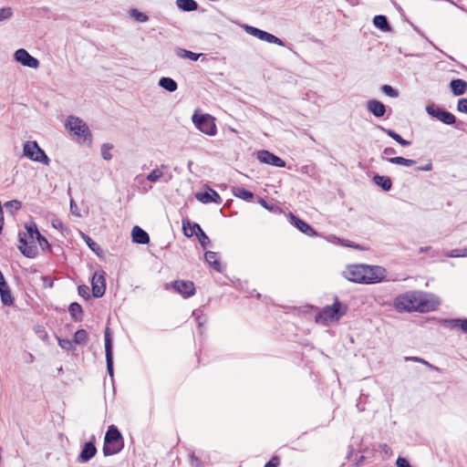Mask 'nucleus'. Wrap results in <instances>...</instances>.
<instances>
[{
  "mask_svg": "<svg viewBox=\"0 0 467 467\" xmlns=\"http://www.w3.org/2000/svg\"><path fill=\"white\" fill-rule=\"evenodd\" d=\"M259 203L265 209L269 210V211H273L274 209H275L276 207L274 205V204H269L264 199H260L259 200Z\"/></svg>",
  "mask_w": 467,
  "mask_h": 467,
  "instance_id": "54",
  "label": "nucleus"
},
{
  "mask_svg": "<svg viewBox=\"0 0 467 467\" xmlns=\"http://www.w3.org/2000/svg\"><path fill=\"white\" fill-rule=\"evenodd\" d=\"M373 182L384 191H389L392 187V182L389 177L383 175H375Z\"/></svg>",
  "mask_w": 467,
  "mask_h": 467,
  "instance_id": "28",
  "label": "nucleus"
},
{
  "mask_svg": "<svg viewBox=\"0 0 467 467\" xmlns=\"http://www.w3.org/2000/svg\"><path fill=\"white\" fill-rule=\"evenodd\" d=\"M204 259L207 264L212 265L217 272H222L221 264L217 259V254L215 252L207 251L204 254Z\"/></svg>",
  "mask_w": 467,
  "mask_h": 467,
  "instance_id": "26",
  "label": "nucleus"
},
{
  "mask_svg": "<svg viewBox=\"0 0 467 467\" xmlns=\"http://www.w3.org/2000/svg\"><path fill=\"white\" fill-rule=\"evenodd\" d=\"M406 360H414V361H417V362H420L430 368H433L432 365H431L428 361L420 358H418V357H411V358H406Z\"/></svg>",
  "mask_w": 467,
  "mask_h": 467,
  "instance_id": "55",
  "label": "nucleus"
},
{
  "mask_svg": "<svg viewBox=\"0 0 467 467\" xmlns=\"http://www.w3.org/2000/svg\"><path fill=\"white\" fill-rule=\"evenodd\" d=\"M425 109L430 116L437 119L444 124L452 125L456 122V118L452 113L436 107L433 104L428 105Z\"/></svg>",
  "mask_w": 467,
  "mask_h": 467,
  "instance_id": "11",
  "label": "nucleus"
},
{
  "mask_svg": "<svg viewBox=\"0 0 467 467\" xmlns=\"http://www.w3.org/2000/svg\"><path fill=\"white\" fill-rule=\"evenodd\" d=\"M441 324L450 329H459L467 334V318L442 319Z\"/></svg>",
  "mask_w": 467,
  "mask_h": 467,
  "instance_id": "20",
  "label": "nucleus"
},
{
  "mask_svg": "<svg viewBox=\"0 0 467 467\" xmlns=\"http://www.w3.org/2000/svg\"><path fill=\"white\" fill-rule=\"evenodd\" d=\"M68 312L74 320H81L83 310L78 303H71L68 306Z\"/></svg>",
  "mask_w": 467,
  "mask_h": 467,
  "instance_id": "31",
  "label": "nucleus"
},
{
  "mask_svg": "<svg viewBox=\"0 0 467 467\" xmlns=\"http://www.w3.org/2000/svg\"><path fill=\"white\" fill-rule=\"evenodd\" d=\"M347 312V306H343L337 299L332 306H327L322 308L316 316V322L323 325H328L337 322Z\"/></svg>",
  "mask_w": 467,
  "mask_h": 467,
  "instance_id": "5",
  "label": "nucleus"
},
{
  "mask_svg": "<svg viewBox=\"0 0 467 467\" xmlns=\"http://www.w3.org/2000/svg\"><path fill=\"white\" fill-rule=\"evenodd\" d=\"M381 90L384 94L390 98H397L399 96L398 91L389 85H383L381 87Z\"/></svg>",
  "mask_w": 467,
  "mask_h": 467,
  "instance_id": "45",
  "label": "nucleus"
},
{
  "mask_svg": "<svg viewBox=\"0 0 467 467\" xmlns=\"http://www.w3.org/2000/svg\"><path fill=\"white\" fill-rule=\"evenodd\" d=\"M82 235H83V238L86 241L87 244L88 245V247L92 251L98 253V251L99 250V244L96 242H94L88 235H86L84 234Z\"/></svg>",
  "mask_w": 467,
  "mask_h": 467,
  "instance_id": "47",
  "label": "nucleus"
},
{
  "mask_svg": "<svg viewBox=\"0 0 467 467\" xmlns=\"http://www.w3.org/2000/svg\"><path fill=\"white\" fill-rule=\"evenodd\" d=\"M192 119L201 132L209 136H214L217 133L215 119L210 114L198 115L194 113Z\"/></svg>",
  "mask_w": 467,
  "mask_h": 467,
  "instance_id": "7",
  "label": "nucleus"
},
{
  "mask_svg": "<svg viewBox=\"0 0 467 467\" xmlns=\"http://www.w3.org/2000/svg\"><path fill=\"white\" fill-rule=\"evenodd\" d=\"M257 159L260 162L269 164L278 168H284L285 166V161L274 153L263 150L257 152Z\"/></svg>",
  "mask_w": 467,
  "mask_h": 467,
  "instance_id": "15",
  "label": "nucleus"
},
{
  "mask_svg": "<svg viewBox=\"0 0 467 467\" xmlns=\"http://www.w3.org/2000/svg\"><path fill=\"white\" fill-rule=\"evenodd\" d=\"M52 225L54 228L63 231L65 229L64 223L59 219H55L52 221Z\"/></svg>",
  "mask_w": 467,
  "mask_h": 467,
  "instance_id": "53",
  "label": "nucleus"
},
{
  "mask_svg": "<svg viewBox=\"0 0 467 467\" xmlns=\"http://www.w3.org/2000/svg\"><path fill=\"white\" fill-rule=\"evenodd\" d=\"M130 16L138 22H146L148 20V16L138 11L137 9H131L130 10Z\"/></svg>",
  "mask_w": 467,
  "mask_h": 467,
  "instance_id": "42",
  "label": "nucleus"
},
{
  "mask_svg": "<svg viewBox=\"0 0 467 467\" xmlns=\"http://www.w3.org/2000/svg\"><path fill=\"white\" fill-rule=\"evenodd\" d=\"M196 225H199L196 223H192L190 221H182V231L183 234L187 237H192V235H197V229L194 227Z\"/></svg>",
  "mask_w": 467,
  "mask_h": 467,
  "instance_id": "34",
  "label": "nucleus"
},
{
  "mask_svg": "<svg viewBox=\"0 0 467 467\" xmlns=\"http://www.w3.org/2000/svg\"><path fill=\"white\" fill-rule=\"evenodd\" d=\"M440 305L437 296L417 291L407 292L396 297L394 306L399 311L428 313L434 311Z\"/></svg>",
  "mask_w": 467,
  "mask_h": 467,
  "instance_id": "1",
  "label": "nucleus"
},
{
  "mask_svg": "<svg viewBox=\"0 0 467 467\" xmlns=\"http://www.w3.org/2000/svg\"><path fill=\"white\" fill-rule=\"evenodd\" d=\"M388 161L392 164L402 165L406 167L413 166L416 163L414 160L406 159L403 157H391L388 159Z\"/></svg>",
  "mask_w": 467,
  "mask_h": 467,
  "instance_id": "35",
  "label": "nucleus"
},
{
  "mask_svg": "<svg viewBox=\"0 0 467 467\" xmlns=\"http://www.w3.org/2000/svg\"><path fill=\"white\" fill-rule=\"evenodd\" d=\"M77 210H78V206H77L76 202L73 200H71L70 201V211H71V213H74V214L79 215L77 213Z\"/></svg>",
  "mask_w": 467,
  "mask_h": 467,
  "instance_id": "60",
  "label": "nucleus"
},
{
  "mask_svg": "<svg viewBox=\"0 0 467 467\" xmlns=\"http://www.w3.org/2000/svg\"><path fill=\"white\" fill-rule=\"evenodd\" d=\"M396 153L395 149L391 147L385 148L382 151L383 155L389 156V155H394Z\"/></svg>",
  "mask_w": 467,
  "mask_h": 467,
  "instance_id": "58",
  "label": "nucleus"
},
{
  "mask_svg": "<svg viewBox=\"0 0 467 467\" xmlns=\"http://www.w3.org/2000/svg\"><path fill=\"white\" fill-rule=\"evenodd\" d=\"M379 128L385 132L388 136L392 138L395 141L400 144L403 147H408L411 144L410 140H404L400 134H398L395 130L391 129H386L382 126H379Z\"/></svg>",
  "mask_w": 467,
  "mask_h": 467,
  "instance_id": "24",
  "label": "nucleus"
},
{
  "mask_svg": "<svg viewBox=\"0 0 467 467\" xmlns=\"http://www.w3.org/2000/svg\"><path fill=\"white\" fill-rule=\"evenodd\" d=\"M367 108H368V110L377 118H380V117L384 116V114L386 112L385 105L377 99L368 100V104H367Z\"/></svg>",
  "mask_w": 467,
  "mask_h": 467,
  "instance_id": "21",
  "label": "nucleus"
},
{
  "mask_svg": "<svg viewBox=\"0 0 467 467\" xmlns=\"http://www.w3.org/2000/svg\"><path fill=\"white\" fill-rule=\"evenodd\" d=\"M328 241L333 242V243H337V244H340L343 246L353 247V248H356V249H361L359 244H355L351 241L340 239V238H338V237H337L335 235H330L328 237Z\"/></svg>",
  "mask_w": 467,
  "mask_h": 467,
  "instance_id": "37",
  "label": "nucleus"
},
{
  "mask_svg": "<svg viewBox=\"0 0 467 467\" xmlns=\"http://www.w3.org/2000/svg\"><path fill=\"white\" fill-rule=\"evenodd\" d=\"M233 193L235 197L243 199L244 201H251L254 198V193L244 187H234L233 189Z\"/></svg>",
  "mask_w": 467,
  "mask_h": 467,
  "instance_id": "30",
  "label": "nucleus"
},
{
  "mask_svg": "<svg viewBox=\"0 0 467 467\" xmlns=\"http://www.w3.org/2000/svg\"><path fill=\"white\" fill-rule=\"evenodd\" d=\"M290 223L294 226H296L300 232L308 236L317 235V232L313 229L311 225H309L306 222L299 219L298 217L293 214H290Z\"/></svg>",
  "mask_w": 467,
  "mask_h": 467,
  "instance_id": "19",
  "label": "nucleus"
},
{
  "mask_svg": "<svg viewBox=\"0 0 467 467\" xmlns=\"http://www.w3.org/2000/svg\"><path fill=\"white\" fill-rule=\"evenodd\" d=\"M78 295L85 299H88L90 297L89 287L86 285H78Z\"/></svg>",
  "mask_w": 467,
  "mask_h": 467,
  "instance_id": "49",
  "label": "nucleus"
},
{
  "mask_svg": "<svg viewBox=\"0 0 467 467\" xmlns=\"http://www.w3.org/2000/svg\"><path fill=\"white\" fill-rule=\"evenodd\" d=\"M92 294L94 297H101L106 291V273L103 270L96 271L91 279Z\"/></svg>",
  "mask_w": 467,
  "mask_h": 467,
  "instance_id": "12",
  "label": "nucleus"
},
{
  "mask_svg": "<svg viewBox=\"0 0 467 467\" xmlns=\"http://www.w3.org/2000/svg\"><path fill=\"white\" fill-rule=\"evenodd\" d=\"M397 467H412L407 459L399 457L396 462Z\"/></svg>",
  "mask_w": 467,
  "mask_h": 467,
  "instance_id": "52",
  "label": "nucleus"
},
{
  "mask_svg": "<svg viewBox=\"0 0 467 467\" xmlns=\"http://www.w3.org/2000/svg\"><path fill=\"white\" fill-rule=\"evenodd\" d=\"M113 148L112 144L104 143L101 146V156L104 160L109 161L112 159L111 150Z\"/></svg>",
  "mask_w": 467,
  "mask_h": 467,
  "instance_id": "40",
  "label": "nucleus"
},
{
  "mask_svg": "<svg viewBox=\"0 0 467 467\" xmlns=\"http://www.w3.org/2000/svg\"><path fill=\"white\" fill-rule=\"evenodd\" d=\"M104 341H105V355L107 370L110 377H113V347L112 337L109 327H106L104 331Z\"/></svg>",
  "mask_w": 467,
  "mask_h": 467,
  "instance_id": "13",
  "label": "nucleus"
},
{
  "mask_svg": "<svg viewBox=\"0 0 467 467\" xmlns=\"http://www.w3.org/2000/svg\"><path fill=\"white\" fill-rule=\"evenodd\" d=\"M58 345L61 348L66 350H71L73 348L74 341H71L67 338H60L57 337Z\"/></svg>",
  "mask_w": 467,
  "mask_h": 467,
  "instance_id": "44",
  "label": "nucleus"
},
{
  "mask_svg": "<svg viewBox=\"0 0 467 467\" xmlns=\"http://www.w3.org/2000/svg\"><path fill=\"white\" fill-rule=\"evenodd\" d=\"M159 86L170 92H174L178 88L176 81L168 77L161 78L159 80Z\"/></svg>",
  "mask_w": 467,
  "mask_h": 467,
  "instance_id": "29",
  "label": "nucleus"
},
{
  "mask_svg": "<svg viewBox=\"0 0 467 467\" xmlns=\"http://www.w3.org/2000/svg\"><path fill=\"white\" fill-rule=\"evenodd\" d=\"M201 312L199 310H194L192 315L197 317V320H198V325L199 327H202L205 321L204 318H202V317L199 315Z\"/></svg>",
  "mask_w": 467,
  "mask_h": 467,
  "instance_id": "57",
  "label": "nucleus"
},
{
  "mask_svg": "<svg viewBox=\"0 0 467 467\" xmlns=\"http://www.w3.org/2000/svg\"><path fill=\"white\" fill-rule=\"evenodd\" d=\"M195 198L202 203L214 202L220 204L223 202L218 192L212 188H208L205 192H196Z\"/></svg>",
  "mask_w": 467,
  "mask_h": 467,
  "instance_id": "17",
  "label": "nucleus"
},
{
  "mask_svg": "<svg viewBox=\"0 0 467 467\" xmlns=\"http://www.w3.org/2000/svg\"><path fill=\"white\" fill-rule=\"evenodd\" d=\"M88 339V334L85 329H78L74 335L75 344H85Z\"/></svg>",
  "mask_w": 467,
  "mask_h": 467,
  "instance_id": "38",
  "label": "nucleus"
},
{
  "mask_svg": "<svg viewBox=\"0 0 467 467\" xmlns=\"http://www.w3.org/2000/svg\"><path fill=\"white\" fill-rule=\"evenodd\" d=\"M450 88L454 96H461L467 91V82L461 78L452 79Z\"/></svg>",
  "mask_w": 467,
  "mask_h": 467,
  "instance_id": "23",
  "label": "nucleus"
},
{
  "mask_svg": "<svg viewBox=\"0 0 467 467\" xmlns=\"http://www.w3.org/2000/svg\"><path fill=\"white\" fill-rule=\"evenodd\" d=\"M373 24L374 26L382 30L383 32H389L391 30V27L387 20V17L382 15L376 16L373 18Z\"/></svg>",
  "mask_w": 467,
  "mask_h": 467,
  "instance_id": "27",
  "label": "nucleus"
},
{
  "mask_svg": "<svg viewBox=\"0 0 467 467\" xmlns=\"http://www.w3.org/2000/svg\"><path fill=\"white\" fill-rule=\"evenodd\" d=\"M176 55L181 58H187L192 61H197L202 54L193 53L183 48H177Z\"/></svg>",
  "mask_w": 467,
  "mask_h": 467,
  "instance_id": "33",
  "label": "nucleus"
},
{
  "mask_svg": "<svg viewBox=\"0 0 467 467\" xmlns=\"http://www.w3.org/2000/svg\"><path fill=\"white\" fill-rule=\"evenodd\" d=\"M343 275L353 283L376 284L385 278L386 270L378 265H354L348 266Z\"/></svg>",
  "mask_w": 467,
  "mask_h": 467,
  "instance_id": "3",
  "label": "nucleus"
},
{
  "mask_svg": "<svg viewBox=\"0 0 467 467\" xmlns=\"http://www.w3.org/2000/svg\"><path fill=\"white\" fill-rule=\"evenodd\" d=\"M263 41H265L267 43L275 44L278 46H284V42L282 39L278 38L277 36H274L273 34H270L268 32L265 33V38Z\"/></svg>",
  "mask_w": 467,
  "mask_h": 467,
  "instance_id": "41",
  "label": "nucleus"
},
{
  "mask_svg": "<svg viewBox=\"0 0 467 467\" xmlns=\"http://www.w3.org/2000/svg\"><path fill=\"white\" fill-rule=\"evenodd\" d=\"M23 154L30 161L39 162L47 166L50 163L48 156L35 140H27L23 144Z\"/></svg>",
  "mask_w": 467,
  "mask_h": 467,
  "instance_id": "6",
  "label": "nucleus"
},
{
  "mask_svg": "<svg viewBox=\"0 0 467 467\" xmlns=\"http://www.w3.org/2000/svg\"><path fill=\"white\" fill-rule=\"evenodd\" d=\"M416 170L419 171H431L432 170V163L431 161H429L424 166L417 167Z\"/></svg>",
  "mask_w": 467,
  "mask_h": 467,
  "instance_id": "56",
  "label": "nucleus"
},
{
  "mask_svg": "<svg viewBox=\"0 0 467 467\" xmlns=\"http://www.w3.org/2000/svg\"><path fill=\"white\" fill-rule=\"evenodd\" d=\"M0 298L4 306H10L14 304V297L11 294L8 284L6 283L5 276L0 270Z\"/></svg>",
  "mask_w": 467,
  "mask_h": 467,
  "instance_id": "16",
  "label": "nucleus"
},
{
  "mask_svg": "<svg viewBox=\"0 0 467 467\" xmlns=\"http://www.w3.org/2000/svg\"><path fill=\"white\" fill-rule=\"evenodd\" d=\"M244 30L247 34H249L262 41L264 40L265 35L266 33V31H264L262 29H259V28L252 26H244Z\"/></svg>",
  "mask_w": 467,
  "mask_h": 467,
  "instance_id": "36",
  "label": "nucleus"
},
{
  "mask_svg": "<svg viewBox=\"0 0 467 467\" xmlns=\"http://www.w3.org/2000/svg\"><path fill=\"white\" fill-rule=\"evenodd\" d=\"M177 6L183 11H194L198 5L194 0H177Z\"/></svg>",
  "mask_w": 467,
  "mask_h": 467,
  "instance_id": "32",
  "label": "nucleus"
},
{
  "mask_svg": "<svg viewBox=\"0 0 467 467\" xmlns=\"http://www.w3.org/2000/svg\"><path fill=\"white\" fill-rule=\"evenodd\" d=\"M4 205L6 209H14L15 211H18L22 207L21 202L17 200L8 201Z\"/></svg>",
  "mask_w": 467,
  "mask_h": 467,
  "instance_id": "46",
  "label": "nucleus"
},
{
  "mask_svg": "<svg viewBox=\"0 0 467 467\" xmlns=\"http://www.w3.org/2000/svg\"><path fill=\"white\" fill-rule=\"evenodd\" d=\"M124 447L122 436L115 425H110L105 434L103 444L104 456H110L119 452Z\"/></svg>",
  "mask_w": 467,
  "mask_h": 467,
  "instance_id": "4",
  "label": "nucleus"
},
{
  "mask_svg": "<svg viewBox=\"0 0 467 467\" xmlns=\"http://www.w3.org/2000/svg\"><path fill=\"white\" fill-rule=\"evenodd\" d=\"M189 462L192 467H203L208 461L207 455L197 456L194 451H191L188 455Z\"/></svg>",
  "mask_w": 467,
  "mask_h": 467,
  "instance_id": "25",
  "label": "nucleus"
},
{
  "mask_svg": "<svg viewBox=\"0 0 467 467\" xmlns=\"http://www.w3.org/2000/svg\"><path fill=\"white\" fill-rule=\"evenodd\" d=\"M457 109L467 114V99H460L457 103Z\"/></svg>",
  "mask_w": 467,
  "mask_h": 467,
  "instance_id": "50",
  "label": "nucleus"
},
{
  "mask_svg": "<svg viewBox=\"0 0 467 467\" xmlns=\"http://www.w3.org/2000/svg\"><path fill=\"white\" fill-rule=\"evenodd\" d=\"M66 129L77 137L88 139L91 137L90 130L87 123L78 117L69 116L67 117L66 123Z\"/></svg>",
  "mask_w": 467,
  "mask_h": 467,
  "instance_id": "8",
  "label": "nucleus"
},
{
  "mask_svg": "<svg viewBox=\"0 0 467 467\" xmlns=\"http://www.w3.org/2000/svg\"><path fill=\"white\" fill-rule=\"evenodd\" d=\"M13 16V10L11 7L6 6L0 8V22L9 19Z\"/></svg>",
  "mask_w": 467,
  "mask_h": 467,
  "instance_id": "43",
  "label": "nucleus"
},
{
  "mask_svg": "<svg viewBox=\"0 0 467 467\" xmlns=\"http://www.w3.org/2000/svg\"><path fill=\"white\" fill-rule=\"evenodd\" d=\"M171 179L172 173L170 171V168L166 164H161L160 166H157L146 177V180L152 183L159 182L167 183Z\"/></svg>",
  "mask_w": 467,
  "mask_h": 467,
  "instance_id": "9",
  "label": "nucleus"
},
{
  "mask_svg": "<svg viewBox=\"0 0 467 467\" xmlns=\"http://www.w3.org/2000/svg\"><path fill=\"white\" fill-rule=\"evenodd\" d=\"M449 256L451 257H466L467 247L462 249H453L450 252Z\"/></svg>",
  "mask_w": 467,
  "mask_h": 467,
  "instance_id": "48",
  "label": "nucleus"
},
{
  "mask_svg": "<svg viewBox=\"0 0 467 467\" xmlns=\"http://www.w3.org/2000/svg\"><path fill=\"white\" fill-rule=\"evenodd\" d=\"M196 229H197V237H198V240L201 244V245L202 247H206L207 245L210 244V239L209 237L205 234V233L202 231V229L201 228L200 225H196L194 226Z\"/></svg>",
  "mask_w": 467,
  "mask_h": 467,
  "instance_id": "39",
  "label": "nucleus"
},
{
  "mask_svg": "<svg viewBox=\"0 0 467 467\" xmlns=\"http://www.w3.org/2000/svg\"><path fill=\"white\" fill-rule=\"evenodd\" d=\"M381 448L386 452L389 450V447L387 444L382 445Z\"/></svg>",
  "mask_w": 467,
  "mask_h": 467,
  "instance_id": "61",
  "label": "nucleus"
},
{
  "mask_svg": "<svg viewBox=\"0 0 467 467\" xmlns=\"http://www.w3.org/2000/svg\"><path fill=\"white\" fill-rule=\"evenodd\" d=\"M170 287H172L174 291L185 298H188L195 294V285L193 282L190 280H175L171 285H165L166 289H169Z\"/></svg>",
  "mask_w": 467,
  "mask_h": 467,
  "instance_id": "10",
  "label": "nucleus"
},
{
  "mask_svg": "<svg viewBox=\"0 0 467 467\" xmlns=\"http://www.w3.org/2000/svg\"><path fill=\"white\" fill-rule=\"evenodd\" d=\"M25 229V232H20L18 234L19 244L17 246L18 250L24 256L27 258H35L37 256V248L33 244L35 238L43 251L50 250L51 245L47 238L39 233L36 223L30 222L26 223Z\"/></svg>",
  "mask_w": 467,
  "mask_h": 467,
  "instance_id": "2",
  "label": "nucleus"
},
{
  "mask_svg": "<svg viewBox=\"0 0 467 467\" xmlns=\"http://www.w3.org/2000/svg\"><path fill=\"white\" fill-rule=\"evenodd\" d=\"M36 333L38 335L39 338H41L43 341H47L48 334L43 327H37L36 328Z\"/></svg>",
  "mask_w": 467,
  "mask_h": 467,
  "instance_id": "51",
  "label": "nucleus"
},
{
  "mask_svg": "<svg viewBox=\"0 0 467 467\" xmlns=\"http://www.w3.org/2000/svg\"><path fill=\"white\" fill-rule=\"evenodd\" d=\"M96 452L97 449L93 441L85 442L78 457V462L80 463L88 462L95 456Z\"/></svg>",
  "mask_w": 467,
  "mask_h": 467,
  "instance_id": "18",
  "label": "nucleus"
},
{
  "mask_svg": "<svg viewBox=\"0 0 467 467\" xmlns=\"http://www.w3.org/2000/svg\"><path fill=\"white\" fill-rule=\"evenodd\" d=\"M14 59L24 67L30 68H37L39 67L38 59L31 56L25 48L17 49L14 54Z\"/></svg>",
  "mask_w": 467,
  "mask_h": 467,
  "instance_id": "14",
  "label": "nucleus"
},
{
  "mask_svg": "<svg viewBox=\"0 0 467 467\" xmlns=\"http://www.w3.org/2000/svg\"><path fill=\"white\" fill-rule=\"evenodd\" d=\"M132 241L140 244H147L150 242L149 234L140 226H134L131 231Z\"/></svg>",
  "mask_w": 467,
  "mask_h": 467,
  "instance_id": "22",
  "label": "nucleus"
},
{
  "mask_svg": "<svg viewBox=\"0 0 467 467\" xmlns=\"http://www.w3.org/2000/svg\"><path fill=\"white\" fill-rule=\"evenodd\" d=\"M278 465V460L276 458H273L269 462H267L265 465V467H277Z\"/></svg>",
  "mask_w": 467,
  "mask_h": 467,
  "instance_id": "59",
  "label": "nucleus"
}]
</instances>
